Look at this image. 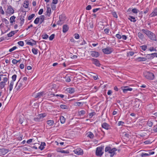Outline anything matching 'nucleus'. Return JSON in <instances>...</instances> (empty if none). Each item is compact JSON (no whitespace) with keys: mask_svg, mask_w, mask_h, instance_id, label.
Listing matches in <instances>:
<instances>
[{"mask_svg":"<svg viewBox=\"0 0 157 157\" xmlns=\"http://www.w3.org/2000/svg\"><path fill=\"white\" fill-rule=\"evenodd\" d=\"M141 31L143 33L145 34L150 40L154 41L157 40L155 34L151 32L144 29H142Z\"/></svg>","mask_w":157,"mask_h":157,"instance_id":"obj_1","label":"nucleus"},{"mask_svg":"<svg viewBox=\"0 0 157 157\" xmlns=\"http://www.w3.org/2000/svg\"><path fill=\"white\" fill-rule=\"evenodd\" d=\"M9 80V76H4L2 78V80L1 82H0V88L2 89L6 85V83Z\"/></svg>","mask_w":157,"mask_h":157,"instance_id":"obj_2","label":"nucleus"},{"mask_svg":"<svg viewBox=\"0 0 157 157\" xmlns=\"http://www.w3.org/2000/svg\"><path fill=\"white\" fill-rule=\"evenodd\" d=\"M25 82L24 81H19L15 86V88L17 90L22 89L25 86Z\"/></svg>","mask_w":157,"mask_h":157,"instance_id":"obj_3","label":"nucleus"},{"mask_svg":"<svg viewBox=\"0 0 157 157\" xmlns=\"http://www.w3.org/2000/svg\"><path fill=\"white\" fill-rule=\"evenodd\" d=\"M144 77L149 80H153L154 78V75L153 74L148 71H146L144 72Z\"/></svg>","mask_w":157,"mask_h":157,"instance_id":"obj_4","label":"nucleus"},{"mask_svg":"<svg viewBox=\"0 0 157 157\" xmlns=\"http://www.w3.org/2000/svg\"><path fill=\"white\" fill-rule=\"evenodd\" d=\"M113 51V48L110 47H107L102 49V52L106 54H109L111 53Z\"/></svg>","mask_w":157,"mask_h":157,"instance_id":"obj_5","label":"nucleus"},{"mask_svg":"<svg viewBox=\"0 0 157 157\" xmlns=\"http://www.w3.org/2000/svg\"><path fill=\"white\" fill-rule=\"evenodd\" d=\"M6 12L7 14L11 15L13 13L14 10L11 6H8Z\"/></svg>","mask_w":157,"mask_h":157,"instance_id":"obj_6","label":"nucleus"},{"mask_svg":"<svg viewBox=\"0 0 157 157\" xmlns=\"http://www.w3.org/2000/svg\"><path fill=\"white\" fill-rule=\"evenodd\" d=\"M26 121L24 119L23 116L22 115H21L19 118V123L22 124L23 125H25L26 124Z\"/></svg>","mask_w":157,"mask_h":157,"instance_id":"obj_7","label":"nucleus"},{"mask_svg":"<svg viewBox=\"0 0 157 157\" xmlns=\"http://www.w3.org/2000/svg\"><path fill=\"white\" fill-rule=\"evenodd\" d=\"M102 147H99L97 148L96 154L97 156H101L102 155L103 152L102 151Z\"/></svg>","mask_w":157,"mask_h":157,"instance_id":"obj_8","label":"nucleus"},{"mask_svg":"<svg viewBox=\"0 0 157 157\" xmlns=\"http://www.w3.org/2000/svg\"><path fill=\"white\" fill-rule=\"evenodd\" d=\"M121 89L123 90V92L124 93H127L128 91H132V88L129 87L128 86L121 87Z\"/></svg>","mask_w":157,"mask_h":157,"instance_id":"obj_9","label":"nucleus"},{"mask_svg":"<svg viewBox=\"0 0 157 157\" xmlns=\"http://www.w3.org/2000/svg\"><path fill=\"white\" fill-rule=\"evenodd\" d=\"M157 53H153L147 54L146 56V58L147 59H153L155 56L157 57Z\"/></svg>","mask_w":157,"mask_h":157,"instance_id":"obj_10","label":"nucleus"},{"mask_svg":"<svg viewBox=\"0 0 157 157\" xmlns=\"http://www.w3.org/2000/svg\"><path fill=\"white\" fill-rule=\"evenodd\" d=\"M46 116V114H39L36 117L34 118V120L36 121H39L40 120L43 119Z\"/></svg>","mask_w":157,"mask_h":157,"instance_id":"obj_11","label":"nucleus"},{"mask_svg":"<svg viewBox=\"0 0 157 157\" xmlns=\"http://www.w3.org/2000/svg\"><path fill=\"white\" fill-rule=\"evenodd\" d=\"M90 60L92 62V63L96 66L98 67L100 66V64L99 61L97 59L94 58H92L90 59Z\"/></svg>","mask_w":157,"mask_h":157,"instance_id":"obj_12","label":"nucleus"},{"mask_svg":"<svg viewBox=\"0 0 157 157\" xmlns=\"http://www.w3.org/2000/svg\"><path fill=\"white\" fill-rule=\"evenodd\" d=\"M45 95V94L44 92H42L37 93L36 95L34 94V97L36 98L45 97L44 96Z\"/></svg>","mask_w":157,"mask_h":157,"instance_id":"obj_13","label":"nucleus"},{"mask_svg":"<svg viewBox=\"0 0 157 157\" xmlns=\"http://www.w3.org/2000/svg\"><path fill=\"white\" fill-rule=\"evenodd\" d=\"M74 151L75 153L78 155H82L83 154V151L80 148H78L75 150Z\"/></svg>","mask_w":157,"mask_h":157,"instance_id":"obj_14","label":"nucleus"},{"mask_svg":"<svg viewBox=\"0 0 157 157\" xmlns=\"http://www.w3.org/2000/svg\"><path fill=\"white\" fill-rule=\"evenodd\" d=\"M154 154V152L151 151H148L147 153H142L141 156L142 157H144L146 156H148L151 155H153Z\"/></svg>","mask_w":157,"mask_h":157,"instance_id":"obj_15","label":"nucleus"},{"mask_svg":"<svg viewBox=\"0 0 157 157\" xmlns=\"http://www.w3.org/2000/svg\"><path fill=\"white\" fill-rule=\"evenodd\" d=\"M90 55L93 57L97 58L99 56V53L96 51H93L90 52Z\"/></svg>","mask_w":157,"mask_h":157,"instance_id":"obj_16","label":"nucleus"},{"mask_svg":"<svg viewBox=\"0 0 157 157\" xmlns=\"http://www.w3.org/2000/svg\"><path fill=\"white\" fill-rule=\"evenodd\" d=\"M49 95L50 96V97H49L50 98L53 97L58 98V97H59L61 98H63L64 97V95L63 94H55L52 93H51Z\"/></svg>","mask_w":157,"mask_h":157,"instance_id":"obj_17","label":"nucleus"},{"mask_svg":"<svg viewBox=\"0 0 157 157\" xmlns=\"http://www.w3.org/2000/svg\"><path fill=\"white\" fill-rule=\"evenodd\" d=\"M63 16H59V20L57 22V24L59 25H61L64 23V18H62Z\"/></svg>","mask_w":157,"mask_h":157,"instance_id":"obj_18","label":"nucleus"},{"mask_svg":"<svg viewBox=\"0 0 157 157\" xmlns=\"http://www.w3.org/2000/svg\"><path fill=\"white\" fill-rule=\"evenodd\" d=\"M102 127L107 130L109 129L110 128V125L106 123H103L101 125Z\"/></svg>","mask_w":157,"mask_h":157,"instance_id":"obj_19","label":"nucleus"},{"mask_svg":"<svg viewBox=\"0 0 157 157\" xmlns=\"http://www.w3.org/2000/svg\"><path fill=\"white\" fill-rule=\"evenodd\" d=\"M66 91L69 93L72 94L75 91V89L73 88H67L65 90Z\"/></svg>","mask_w":157,"mask_h":157,"instance_id":"obj_20","label":"nucleus"},{"mask_svg":"<svg viewBox=\"0 0 157 157\" xmlns=\"http://www.w3.org/2000/svg\"><path fill=\"white\" fill-rule=\"evenodd\" d=\"M157 16V8L154 10L153 12L150 15V17H153Z\"/></svg>","mask_w":157,"mask_h":157,"instance_id":"obj_21","label":"nucleus"},{"mask_svg":"<svg viewBox=\"0 0 157 157\" xmlns=\"http://www.w3.org/2000/svg\"><path fill=\"white\" fill-rule=\"evenodd\" d=\"M0 151L2 153V155H4L8 152L9 150L4 148L0 149Z\"/></svg>","mask_w":157,"mask_h":157,"instance_id":"obj_22","label":"nucleus"},{"mask_svg":"<svg viewBox=\"0 0 157 157\" xmlns=\"http://www.w3.org/2000/svg\"><path fill=\"white\" fill-rule=\"evenodd\" d=\"M136 60L138 61H145L147 60V58L146 57H139L136 59Z\"/></svg>","mask_w":157,"mask_h":157,"instance_id":"obj_23","label":"nucleus"},{"mask_svg":"<svg viewBox=\"0 0 157 157\" xmlns=\"http://www.w3.org/2000/svg\"><path fill=\"white\" fill-rule=\"evenodd\" d=\"M47 10L46 11V15L48 17H49L51 13V9L49 7L47 6Z\"/></svg>","mask_w":157,"mask_h":157,"instance_id":"obj_24","label":"nucleus"},{"mask_svg":"<svg viewBox=\"0 0 157 157\" xmlns=\"http://www.w3.org/2000/svg\"><path fill=\"white\" fill-rule=\"evenodd\" d=\"M68 29V27L67 25H63V32L64 33L66 32Z\"/></svg>","mask_w":157,"mask_h":157,"instance_id":"obj_25","label":"nucleus"},{"mask_svg":"<svg viewBox=\"0 0 157 157\" xmlns=\"http://www.w3.org/2000/svg\"><path fill=\"white\" fill-rule=\"evenodd\" d=\"M16 17L14 16H11L10 18V22L12 24H13V23L15 22V20Z\"/></svg>","mask_w":157,"mask_h":157,"instance_id":"obj_26","label":"nucleus"},{"mask_svg":"<svg viewBox=\"0 0 157 157\" xmlns=\"http://www.w3.org/2000/svg\"><path fill=\"white\" fill-rule=\"evenodd\" d=\"M14 84V82H13V81H11L10 83V84L9 85V91H11L13 89V86Z\"/></svg>","mask_w":157,"mask_h":157,"instance_id":"obj_27","label":"nucleus"},{"mask_svg":"<svg viewBox=\"0 0 157 157\" xmlns=\"http://www.w3.org/2000/svg\"><path fill=\"white\" fill-rule=\"evenodd\" d=\"M128 19L131 21L133 22H135L136 21V20L135 19V18L131 16H130L129 17H128Z\"/></svg>","mask_w":157,"mask_h":157,"instance_id":"obj_28","label":"nucleus"},{"mask_svg":"<svg viewBox=\"0 0 157 157\" xmlns=\"http://www.w3.org/2000/svg\"><path fill=\"white\" fill-rule=\"evenodd\" d=\"M32 40L33 41V42L32 43L31 41H28L26 44L28 45H30L32 46L33 44L35 45L36 44V42L35 41H34L33 40Z\"/></svg>","mask_w":157,"mask_h":157,"instance_id":"obj_29","label":"nucleus"},{"mask_svg":"<svg viewBox=\"0 0 157 157\" xmlns=\"http://www.w3.org/2000/svg\"><path fill=\"white\" fill-rule=\"evenodd\" d=\"M138 37L140 39H141V40H142L143 39L144 37V35L141 33H140V32L138 33Z\"/></svg>","mask_w":157,"mask_h":157,"instance_id":"obj_30","label":"nucleus"},{"mask_svg":"<svg viewBox=\"0 0 157 157\" xmlns=\"http://www.w3.org/2000/svg\"><path fill=\"white\" fill-rule=\"evenodd\" d=\"M83 103L82 102H75L74 103V105L76 106H82L83 105Z\"/></svg>","mask_w":157,"mask_h":157,"instance_id":"obj_31","label":"nucleus"},{"mask_svg":"<svg viewBox=\"0 0 157 157\" xmlns=\"http://www.w3.org/2000/svg\"><path fill=\"white\" fill-rule=\"evenodd\" d=\"M147 125L150 127H151L153 125V122L151 121V120L149 119L147 122Z\"/></svg>","mask_w":157,"mask_h":157,"instance_id":"obj_32","label":"nucleus"},{"mask_svg":"<svg viewBox=\"0 0 157 157\" xmlns=\"http://www.w3.org/2000/svg\"><path fill=\"white\" fill-rule=\"evenodd\" d=\"M47 122V124L50 126L53 125L54 123V122L53 120H48Z\"/></svg>","mask_w":157,"mask_h":157,"instance_id":"obj_33","label":"nucleus"},{"mask_svg":"<svg viewBox=\"0 0 157 157\" xmlns=\"http://www.w3.org/2000/svg\"><path fill=\"white\" fill-rule=\"evenodd\" d=\"M20 20L21 21L20 22V26H22L24 23L25 19L23 17H21L20 18Z\"/></svg>","mask_w":157,"mask_h":157,"instance_id":"obj_34","label":"nucleus"},{"mask_svg":"<svg viewBox=\"0 0 157 157\" xmlns=\"http://www.w3.org/2000/svg\"><path fill=\"white\" fill-rule=\"evenodd\" d=\"M60 122L62 124L64 123L65 121V119L63 116H61L60 118Z\"/></svg>","mask_w":157,"mask_h":157,"instance_id":"obj_35","label":"nucleus"},{"mask_svg":"<svg viewBox=\"0 0 157 157\" xmlns=\"http://www.w3.org/2000/svg\"><path fill=\"white\" fill-rule=\"evenodd\" d=\"M132 11L134 13L137 14L139 12V10L137 9L134 8L132 10Z\"/></svg>","mask_w":157,"mask_h":157,"instance_id":"obj_36","label":"nucleus"},{"mask_svg":"<svg viewBox=\"0 0 157 157\" xmlns=\"http://www.w3.org/2000/svg\"><path fill=\"white\" fill-rule=\"evenodd\" d=\"M32 51V52L35 55H36L38 53V50L35 48H33Z\"/></svg>","mask_w":157,"mask_h":157,"instance_id":"obj_37","label":"nucleus"},{"mask_svg":"<svg viewBox=\"0 0 157 157\" xmlns=\"http://www.w3.org/2000/svg\"><path fill=\"white\" fill-rule=\"evenodd\" d=\"M40 24H41L44 21V15H41L40 18Z\"/></svg>","mask_w":157,"mask_h":157,"instance_id":"obj_38","label":"nucleus"},{"mask_svg":"<svg viewBox=\"0 0 157 157\" xmlns=\"http://www.w3.org/2000/svg\"><path fill=\"white\" fill-rule=\"evenodd\" d=\"M89 134L87 136L89 137L90 138H93L94 137V135L91 132H89Z\"/></svg>","mask_w":157,"mask_h":157,"instance_id":"obj_39","label":"nucleus"},{"mask_svg":"<svg viewBox=\"0 0 157 157\" xmlns=\"http://www.w3.org/2000/svg\"><path fill=\"white\" fill-rule=\"evenodd\" d=\"M35 15L34 14H32L31 15H30L28 17V20H31V19H33V17H34L35 16Z\"/></svg>","mask_w":157,"mask_h":157,"instance_id":"obj_40","label":"nucleus"},{"mask_svg":"<svg viewBox=\"0 0 157 157\" xmlns=\"http://www.w3.org/2000/svg\"><path fill=\"white\" fill-rule=\"evenodd\" d=\"M2 22H4L6 25H7L9 23V21L5 18H3L2 19Z\"/></svg>","mask_w":157,"mask_h":157,"instance_id":"obj_41","label":"nucleus"},{"mask_svg":"<svg viewBox=\"0 0 157 157\" xmlns=\"http://www.w3.org/2000/svg\"><path fill=\"white\" fill-rule=\"evenodd\" d=\"M17 78V75H13L12 77V80L11 81L14 82L16 80Z\"/></svg>","mask_w":157,"mask_h":157,"instance_id":"obj_42","label":"nucleus"},{"mask_svg":"<svg viewBox=\"0 0 157 157\" xmlns=\"http://www.w3.org/2000/svg\"><path fill=\"white\" fill-rule=\"evenodd\" d=\"M14 34V31H11L9 33L7 34V36L8 37H11Z\"/></svg>","mask_w":157,"mask_h":157,"instance_id":"obj_43","label":"nucleus"},{"mask_svg":"<svg viewBox=\"0 0 157 157\" xmlns=\"http://www.w3.org/2000/svg\"><path fill=\"white\" fill-rule=\"evenodd\" d=\"M40 21V18L38 17H37L36 18V19L35 20L34 23L36 24H38Z\"/></svg>","mask_w":157,"mask_h":157,"instance_id":"obj_44","label":"nucleus"},{"mask_svg":"<svg viewBox=\"0 0 157 157\" xmlns=\"http://www.w3.org/2000/svg\"><path fill=\"white\" fill-rule=\"evenodd\" d=\"M42 36V38L44 39H47L48 37V36L46 34H43Z\"/></svg>","mask_w":157,"mask_h":157,"instance_id":"obj_45","label":"nucleus"},{"mask_svg":"<svg viewBox=\"0 0 157 157\" xmlns=\"http://www.w3.org/2000/svg\"><path fill=\"white\" fill-rule=\"evenodd\" d=\"M71 81V79L70 77L68 76H67L66 77V81L67 82H69Z\"/></svg>","mask_w":157,"mask_h":157,"instance_id":"obj_46","label":"nucleus"},{"mask_svg":"<svg viewBox=\"0 0 157 157\" xmlns=\"http://www.w3.org/2000/svg\"><path fill=\"white\" fill-rule=\"evenodd\" d=\"M28 2L27 1L26 2H25L23 4V7L25 8H27L28 7Z\"/></svg>","mask_w":157,"mask_h":157,"instance_id":"obj_47","label":"nucleus"},{"mask_svg":"<svg viewBox=\"0 0 157 157\" xmlns=\"http://www.w3.org/2000/svg\"><path fill=\"white\" fill-rule=\"evenodd\" d=\"M141 49L143 51H145L147 49V46L145 45H144L140 46Z\"/></svg>","mask_w":157,"mask_h":157,"instance_id":"obj_48","label":"nucleus"},{"mask_svg":"<svg viewBox=\"0 0 157 157\" xmlns=\"http://www.w3.org/2000/svg\"><path fill=\"white\" fill-rule=\"evenodd\" d=\"M17 48V47L16 46H14L12 48L10 49L9 50V52H11L14 50H15Z\"/></svg>","mask_w":157,"mask_h":157,"instance_id":"obj_49","label":"nucleus"},{"mask_svg":"<svg viewBox=\"0 0 157 157\" xmlns=\"http://www.w3.org/2000/svg\"><path fill=\"white\" fill-rule=\"evenodd\" d=\"M60 106L61 108L62 109H67V106L64 105H61Z\"/></svg>","mask_w":157,"mask_h":157,"instance_id":"obj_50","label":"nucleus"},{"mask_svg":"<svg viewBox=\"0 0 157 157\" xmlns=\"http://www.w3.org/2000/svg\"><path fill=\"white\" fill-rule=\"evenodd\" d=\"M18 44L21 46H23L24 45V43L23 41H20L18 42Z\"/></svg>","mask_w":157,"mask_h":157,"instance_id":"obj_51","label":"nucleus"},{"mask_svg":"<svg viewBox=\"0 0 157 157\" xmlns=\"http://www.w3.org/2000/svg\"><path fill=\"white\" fill-rule=\"evenodd\" d=\"M55 35L54 34H52L49 37V39L50 40H52L54 38Z\"/></svg>","mask_w":157,"mask_h":157,"instance_id":"obj_52","label":"nucleus"},{"mask_svg":"<svg viewBox=\"0 0 157 157\" xmlns=\"http://www.w3.org/2000/svg\"><path fill=\"white\" fill-rule=\"evenodd\" d=\"M0 13L2 14V15L4 14L5 13L4 12L3 10L2 6L0 7Z\"/></svg>","mask_w":157,"mask_h":157,"instance_id":"obj_53","label":"nucleus"},{"mask_svg":"<svg viewBox=\"0 0 157 157\" xmlns=\"http://www.w3.org/2000/svg\"><path fill=\"white\" fill-rule=\"evenodd\" d=\"M85 113V111L82 110L79 112L78 114L80 115H83Z\"/></svg>","mask_w":157,"mask_h":157,"instance_id":"obj_54","label":"nucleus"},{"mask_svg":"<svg viewBox=\"0 0 157 157\" xmlns=\"http://www.w3.org/2000/svg\"><path fill=\"white\" fill-rule=\"evenodd\" d=\"M19 62V61H17L16 59H13L12 61V63L13 64H16L17 63Z\"/></svg>","mask_w":157,"mask_h":157,"instance_id":"obj_55","label":"nucleus"},{"mask_svg":"<svg viewBox=\"0 0 157 157\" xmlns=\"http://www.w3.org/2000/svg\"><path fill=\"white\" fill-rule=\"evenodd\" d=\"M55 5V4H52L51 5L52 9L53 10H55L56 9V6Z\"/></svg>","mask_w":157,"mask_h":157,"instance_id":"obj_56","label":"nucleus"},{"mask_svg":"<svg viewBox=\"0 0 157 157\" xmlns=\"http://www.w3.org/2000/svg\"><path fill=\"white\" fill-rule=\"evenodd\" d=\"M134 54V52H129L127 53L128 56H132Z\"/></svg>","mask_w":157,"mask_h":157,"instance_id":"obj_57","label":"nucleus"},{"mask_svg":"<svg viewBox=\"0 0 157 157\" xmlns=\"http://www.w3.org/2000/svg\"><path fill=\"white\" fill-rule=\"evenodd\" d=\"M110 149H111V147H106L105 149V152H107V151L109 152V151Z\"/></svg>","mask_w":157,"mask_h":157,"instance_id":"obj_58","label":"nucleus"},{"mask_svg":"<svg viewBox=\"0 0 157 157\" xmlns=\"http://www.w3.org/2000/svg\"><path fill=\"white\" fill-rule=\"evenodd\" d=\"M115 36L119 39H120L121 38V36L118 34H116Z\"/></svg>","mask_w":157,"mask_h":157,"instance_id":"obj_59","label":"nucleus"},{"mask_svg":"<svg viewBox=\"0 0 157 157\" xmlns=\"http://www.w3.org/2000/svg\"><path fill=\"white\" fill-rule=\"evenodd\" d=\"M149 50L151 52L156 51V49L153 47H150L149 48Z\"/></svg>","mask_w":157,"mask_h":157,"instance_id":"obj_60","label":"nucleus"},{"mask_svg":"<svg viewBox=\"0 0 157 157\" xmlns=\"http://www.w3.org/2000/svg\"><path fill=\"white\" fill-rule=\"evenodd\" d=\"M75 38L76 39H78L79 38V36L78 34H75L74 35Z\"/></svg>","mask_w":157,"mask_h":157,"instance_id":"obj_61","label":"nucleus"},{"mask_svg":"<svg viewBox=\"0 0 157 157\" xmlns=\"http://www.w3.org/2000/svg\"><path fill=\"white\" fill-rule=\"evenodd\" d=\"M123 136L127 137H128L129 135L128 134L126 133V132H124L123 133Z\"/></svg>","mask_w":157,"mask_h":157,"instance_id":"obj_62","label":"nucleus"},{"mask_svg":"<svg viewBox=\"0 0 157 157\" xmlns=\"http://www.w3.org/2000/svg\"><path fill=\"white\" fill-rule=\"evenodd\" d=\"M91 9V6L90 5H88L86 8V10H90Z\"/></svg>","mask_w":157,"mask_h":157,"instance_id":"obj_63","label":"nucleus"},{"mask_svg":"<svg viewBox=\"0 0 157 157\" xmlns=\"http://www.w3.org/2000/svg\"><path fill=\"white\" fill-rule=\"evenodd\" d=\"M43 12V10L42 9H41L38 12V14L39 15L41 14Z\"/></svg>","mask_w":157,"mask_h":157,"instance_id":"obj_64","label":"nucleus"}]
</instances>
